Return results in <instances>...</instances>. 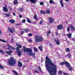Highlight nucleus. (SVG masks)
<instances>
[{"instance_id": "obj_1", "label": "nucleus", "mask_w": 75, "mask_h": 75, "mask_svg": "<svg viewBox=\"0 0 75 75\" xmlns=\"http://www.w3.org/2000/svg\"><path fill=\"white\" fill-rule=\"evenodd\" d=\"M46 59L47 60L45 61V65L47 70L50 75H54L53 73L55 74L56 72V66L54 65L47 56L46 57Z\"/></svg>"}, {"instance_id": "obj_2", "label": "nucleus", "mask_w": 75, "mask_h": 75, "mask_svg": "<svg viewBox=\"0 0 75 75\" xmlns=\"http://www.w3.org/2000/svg\"><path fill=\"white\" fill-rule=\"evenodd\" d=\"M16 61L14 59V58L11 57V58L8 59V63L11 66H13L16 63Z\"/></svg>"}, {"instance_id": "obj_3", "label": "nucleus", "mask_w": 75, "mask_h": 75, "mask_svg": "<svg viewBox=\"0 0 75 75\" xmlns=\"http://www.w3.org/2000/svg\"><path fill=\"white\" fill-rule=\"evenodd\" d=\"M43 39L42 37L40 36H36L35 37V41L36 42H41L43 41Z\"/></svg>"}, {"instance_id": "obj_4", "label": "nucleus", "mask_w": 75, "mask_h": 75, "mask_svg": "<svg viewBox=\"0 0 75 75\" xmlns=\"http://www.w3.org/2000/svg\"><path fill=\"white\" fill-rule=\"evenodd\" d=\"M26 51H27L29 52L28 54L29 55L31 56L32 55H35V53H33V52H32V51H31L32 50L30 48L27 49Z\"/></svg>"}, {"instance_id": "obj_5", "label": "nucleus", "mask_w": 75, "mask_h": 75, "mask_svg": "<svg viewBox=\"0 0 75 75\" xmlns=\"http://www.w3.org/2000/svg\"><path fill=\"white\" fill-rule=\"evenodd\" d=\"M16 50H17L16 52H17L18 56H20V55H21V53L20 51V50H19V48L18 47H17L16 48Z\"/></svg>"}, {"instance_id": "obj_6", "label": "nucleus", "mask_w": 75, "mask_h": 75, "mask_svg": "<svg viewBox=\"0 0 75 75\" xmlns=\"http://www.w3.org/2000/svg\"><path fill=\"white\" fill-rule=\"evenodd\" d=\"M7 5H6L5 7H3V9L4 11L5 12H8V10L7 8Z\"/></svg>"}, {"instance_id": "obj_7", "label": "nucleus", "mask_w": 75, "mask_h": 75, "mask_svg": "<svg viewBox=\"0 0 75 75\" xmlns=\"http://www.w3.org/2000/svg\"><path fill=\"white\" fill-rule=\"evenodd\" d=\"M49 21L50 23H54V19L50 17L49 18Z\"/></svg>"}, {"instance_id": "obj_8", "label": "nucleus", "mask_w": 75, "mask_h": 75, "mask_svg": "<svg viewBox=\"0 0 75 75\" xmlns=\"http://www.w3.org/2000/svg\"><path fill=\"white\" fill-rule=\"evenodd\" d=\"M27 2H28L29 1L32 2V3H36V0H26Z\"/></svg>"}, {"instance_id": "obj_9", "label": "nucleus", "mask_w": 75, "mask_h": 75, "mask_svg": "<svg viewBox=\"0 0 75 75\" xmlns=\"http://www.w3.org/2000/svg\"><path fill=\"white\" fill-rule=\"evenodd\" d=\"M8 47L9 48H7V50H11V49H12V50H15V48L14 47H11V46H10V45H9V44H8ZM11 48V49H10Z\"/></svg>"}, {"instance_id": "obj_10", "label": "nucleus", "mask_w": 75, "mask_h": 75, "mask_svg": "<svg viewBox=\"0 0 75 75\" xmlns=\"http://www.w3.org/2000/svg\"><path fill=\"white\" fill-rule=\"evenodd\" d=\"M5 53H6V54H8V55H11V53H13V51L11 50L6 51L5 52Z\"/></svg>"}, {"instance_id": "obj_11", "label": "nucleus", "mask_w": 75, "mask_h": 75, "mask_svg": "<svg viewBox=\"0 0 75 75\" xmlns=\"http://www.w3.org/2000/svg\"><path fill=\"white\" fill-rule=\"evenodd\" d=\"M62 0H60V4L61 5V6L62 7H64V4L62 2Z\"/></svg>"}, {"instance_id": "obj_12", "label": "nucleus", "mask_w": 75, "mask_h": 75, "mask_svg": "<svg viewBox=\"0 0 75 75\" xmlns=\"http://www.w3.org/2000/svg\"><path fill=\"white\" fill-rule=\"evenodd\" d=\"M70 27L71 30L73 31L75 30V28L74 27L73 25H71L70 26Z\"/></svg>"}, {"instance_id": "obj_13", "label": "nucleus", "mask_w": 75, "mask_h": 75, "mask_svg": "<svg viewBox=\"0 0 75 75\" xmlns=\"http://www.w3.org/2000/svg\"><path fill=\"white\" fill-rule=\"evenodd\" d=\"M8 30L9 32H10L11 33H14V32H13V30H12V29H11V28H8Z\"/></svg>"}, {"instance_id": "obj_14", "label": "nucleus", "mask_w": 75, "mask_h": 75, "mask_svg": "<svg viewBox=\"0 0 75 75\" xmlns=\"http://www.w3.org/2000/svg\"><path fill=\"white\" fill-rule=\"evenodd\" d=\"M62 28V25H59L57 26V29L61 30Z\"/></svg>"}, {"instance_id": "obj_15", "label": "nucleus", "mask_w": 75, "mask_h": 75, "mask_svg": "<svg viewBox=\"0 0 75 75\" xmlns=\"http://www.w3.org/2000/svg\"><path fill=\"white\" fill-rule=\"evenodd\" d=\"M37 68L38 69V71H40V72H42V70L41 69V67H40L37 66Z\"/></svg>"}, {"instance_id": "obj_16", "label": "nucleus", "mask_w": 75, "mask_h": 75, "mask_svg": "<svg viewBox=\"0 0 75 75\" xmlns=\"http://www.w3.org/2000/svg\"><path fill=\"white\" fill-rule=\"evenodd\" d=\"M23 8L20 7L18 8V12H21V11H23Z\"/></svg>"}, {"instance_id": "obj_17", "label": "nucleus", "mask_w": 75, "mask_h": 75, "mask_svg": "<svg viewBox=\"0 0 75 75\" xmlns=\"http://www.w3.org/2000/svg\"><path fill=\"white\" fill-rule=\"evenodd\" d=\"M38 48L40 51H42V45H40V46H38Z\"/></svg>"}, {"instance_id": "obj_18", "label": "nucleus", "mask_w": 75, "mask_h": 75, "mask_svg": "<svg viewBox=\"0 0 75 75\" xmlns=\"http://www.w3.org/2000/svg\"><path fill=\"white\" fill-rule=\"evenodd\" d=\"M67 63V62H62L61 63H60V64L62 65H63L64 64H66Z\"/></svg>"}, {"instance_id": "obj_19", "label": "nucleus", "mask_w": 75, "mask_h": 75, "mask_svg": "<svg viewBox=\"0 0 75 75\" xmlns=\"http://www.w3.org/2000/svg\"><path fill=\"white\" fill-rule=\"evenodd\" d=\"M12 72H13V73H14V74H15V75H18V73H17V72H16V71H15L14 70H12Z\"/></svg>"}, {"instance_id": "obj_20", "label": "nucleus", "mask_w": 75, "mask_h": 75, "mask_svg": "<svg viewBox=\"0 0 75 75\" xmlns=\"http://www.w3.org/2000/svg\"><path fill=\"white\" fill-rule=\"evenodd\" d=\"M18 65L20 67H22V63L21 62H19L18 63Z\"/></svg>"}, {"instance_id": "obj_21", "label": "nucleus", "mask_w": 75, "mask_h": 75, "mask_svg": "<svg viewBox=\"0 0 75 75\" xmlns=\"http://www.w3.org/2000/svg\"><path fill=\"white\" fill-rule=\"evenodd\" d=\"M66 65L68 68H70L71 66L70 65V64H69V63L67 62V63H66Z\"/></svg>"}, {"instance_id": "obj_22", "label": "nucleus", "mask_w": 75, "mask_h": 75, "mask_svg": "<svg viewBox=\"0 0 75 75\" xmlns=\"http://www.w3.org/2000/svg\"><path fill=\"white\" fill-rule=\"evenodd\" d=\"M67 35L69 37V38H71V36H72V34L71 33H69V34H67Z\"/></svg>"}, {"instance_id": "obj_23", "label": "nucleus", "mask_w": 75, "mask_h": 75, "mask_svg": "<svg viewBox=\"0 0 75 75\" xmlns=\"http://www.w3.org/2000/svg\"><path fill=\"white\" fill-rule=\"evenodd\" d=\"M37 15L36 14H35L34 16V18L36 20L37 19Z\"/></svg>"}, {"instance_id": "obj_24", "label": "nucleus", "mask_w": 75, "mask_h": 75, "mask_svg": "<svg viewBox=\"0 0 75 75\" xmlns=\"http://www.w3.org/2000/svg\"><path fill=\"white\" fill-rule=\"evenodd\" d=\"M10 13H8V14L6 13L5 14V15L6 17H9L10 16Z\"/></svg>"}, {"instance_id": "obj_25", "label": "nucleus", "mask_w": 75, "mask_h": 75, "mask_svg": "<svg viewBox=\"0 0 75 75\" xmlns=\"http://www.w3.org/2000/svg\"><path fill=\"white\" fill-rule=\"evenodd\" d=\"M26 18L27 20V22L29 23H31V21H30V19H29V18H28L27 17H26Z\"/></svg>"}, {"instance_id": "obj_26", "label": "nucleus", "mask_w": 75, "mask_h": 75, "mask_svg": "<svg viewBox=\"0 0 75 75\" xmlns=\"http://www.w3.org/2000/svg\"><path fill=\"white\" fill-rule=\"evenodd\" d=\"M23 50L24 52H26V50H27V49H26V48L24 46L23 47Z\"/></svg>"}, {"instance_id": "obj_27", "label": "nucleus", "mask_w": 75, "mask_h": 75, "mask_svg": "<svg viewBox=\"0 0 75 75\" xmlns=\"http://www.w3.org/2000/svg\"><path fill=\"white\" fill-rule=\"evenodd\" d=\"M56 44H57V45H59L60 44V43H59V40H58L57 41H56Z\"/></svg>"}, {"instance_id": "obj_28", "label": "nucleus", "mask_w": 75, "mask_h": 75, "mask_svg": "<svg viewBox=\"0 0 75 75\" xmlns=\"http://www.w3.org/2000/svg\"><path fill=\"white\" fill-rule=\"evenodd\" d=\"M50 3H52V4H55V2L53 1L52 0H50Z\"/></svg>"}, {"instance_id": "obj_29", "label": "nucleus", "mask_w": 75, "mask_h": 75, "mask_svg": "<svg viewBox=\"0 0 75 75\" xmlns=\"http://www.w3.org/2000/svg\"><path fill=\"white\" fill-rule=\"evenodd\" d=\"M0 41H1V42H6V41L4 40L3 39H0Z\"/></svg>"}, {"instance_id": "obj_30", "label": "nucleus", "mask_w": 75, "mask_h": 75, "mask_svg": "<svg viewBox=\"0 0 75 75\" xmlns=\"http://www.w3.org/2000/svg\"><path fill=\"white\" fill-rule=\"evenodd\" d=\"M67 56H68V58H69L71 57V54L69 53L67 54Z\"/></svg>"}, {"instance_id": "obj_31", "label": "nucleus", "mask_w": 75, "mask_h": 75, "mask_svg": "<svg viewBox=\"0 0 75 75\" xmlns=\"http://www.w3.org/2000/svg\"><path fill=\"white\" fill-rule=\"evenodd\" d=\"M16 45L19 48H21V46L20 45H19L18 44H16Z\"/></svg>"}, {"instance_id": "obj_32", "label": "nucleus", "mask_w": 75, "mask_h": 75, "mask_svg": "<svg viewBox=\"0 0 75 75\" xmlns=\"http://www.w3.org/2000/svg\"><path fill=\"white\" fill-rule=\"evenodd\" d=\"M40 13L41 14H45L46 13L44 11H41Z\"/></svg>"}, {"instance_id": "obj_33", "label": "nucleus", "mask_w": 75, "mask_h": 75, "mask_svg": "<svg viewBox=\"0 0 75 75\" xmlns=\"http://www.w3.org/2000/svg\"><path fill=\"white\" fill-rule=\"evenodd\" d=\"M50 33H51V32L50 31H48V33H47V36H48L50 34Z\"/></svg>"}, {"instance_id": "obj_34", "label": "nucleus", "mask_w": 75, "mask_h": 75, "mask_svg": "<svg viewBox=\"0 0 75 75\" xmlns=\"http://www.w3.org/2000/svg\"><path fill=\"white\" fill-rule=\"evenodd\" d=\"M10 21L11 23H14V21L13 20H10Z\"/></svg>"}, {"instance_id": "obj_35", "label": "nucleus", "mask_w": 75, "mask_h": 75, "mask_svg": "<svg viewBox=\"0 0 75 75\" xmlns=\"http://www.w3.org/2000/svg\"><path fill=\"white\" fill-rule=\"evenodd\" d=\"M0 68L1 69H3L4 68V67L1 65V64H0Z\"/></svg>"}, {"instance_id": "obj_36", "label": "nucleus", "mask_w": 75, "mask_h": 75, "mask_svg": "<svg viewBox=\"0 0 75 75\" xmlns=\"http://www.w3.org/2000/svg\"><path fill=\"white\" fill-rule=\"evenodd\" d=\"M34 50L35 51H36V52H37L38 51V49L36 48H34Z\"/></svg>"}, {"instance_id": "obj_37", "label": "nucleus", "mask_w": 75, "mask_h": 75, "mask_svg": "<svg viewBox=\"0 0 75 75\" xmlns=\"http://www.w3.org/2000/svg\"><path fill=\"white\" fill-rule=\"evenodd\" d=\"M18 2L17 1H14L13 3L14 4H18Z\"/></svg>"}, {"instance_id": "obj_38", "label": "nucleus", "mask_w": 75, "mask_h": 75, "mask_svg": "<svg viewBox=\"0 0 75 75\" xmlns=\"http://www.w3.org/2000/svg\"><path fill=\"white\" fill-rule=\"evenodd\" d=\"M8 8L10 10H11V11H13V9H12V8L11 7L9 6L8 7Z\"/></svg>"}, {"instance_id": "obj_39", "label": "nucleus", "mask_w": 75, "mask_h": 75, "mask_svg": "<svg viewBox=\"0 0 75 75\" xmlns=\"http://www.w3.org/2000/svg\"><path fill=\"white\" fill-rule=\"evenodd\" d=\"M66 51H67V52H69V51H70V50H69V48H67L66 49Z\"/></svg>"}, {"instance_id": "obj_40", "label": "nucleus", "mask_w": 75, "mask_h": 75, "mask_svg": "<svg viewBox=\"0 0 75 75\" xmlns=\"http://www.w3.org/2000/svg\"><path fill=\"white\" fill-rule=\"evenodd\" d=\"M46 12L48 14H49L50 13V10H47L46 11Z\"/></svg>"}, {"instance_id": "obj_41", "label": "nucleus", "mask_w": 75, "mask_h": 75, "mask_svg": "<svg viewBox=\"0 0 75 75\" xmlns=\"http://www.w3.org/2000/svg\"><path fill=\"white\" fill-rule=\"evenodd\" d=\"M24 31L25 32H28V31H30V29H25Z\"/></svg>"}, {"instance_id": "obj_42", "label": "nucleus", "mask_w": 75, "mask_h": 75, "mask_svg": "<svg viewBox=\"0 0 75 75\" xmlns=\"http://www.w3.org/2000/svg\"><path fill=\"white\" fill-rule=\"evenodd\" d=\"M40 5H41V6H42V5H43V4H44V2H41L40 3Z\"/></svg>"}, {"instance_id": "obj_43", "label": "nucleus", "mask_w": 75, "mask_h": 75, "mask_svg": "<svg viewBox=\"0 0 75 75\" xmlns=\"http://www.w3.org/2000/svg\"><path fill=\"white\" fill-rule=\"evenodd\" d=\"M25 19H23V21H22V23H25Z\"/></svg>"}, {"instance_id": "obj_44", "label": "nucleus", "mask_w": 75, "mask_h": 75, "mask_svg": "<svg viewBox=\"0 0 75 75\" xmlns=\"http://www.w3.org/2000/svg\"><path fill=\"white\" fill-rule=\"evenodd\" d=\"M70 31V29H69V27H68L67 28V31L69 32Z\"/></svg>"}, {"instance_id": "obj_45", "label": "nucleus", "mask_w": 75, "mask_h": 75, "mask_svg": "<svg viewBox=\"0 0 75 75\" xmlns=\"http://www.w3.org/2000/svg\"><path fill=\"white\" fill-rule=\"evenodd\" d=\"M35 73H37V74H38V73H39V71L37 70L35 71Z\"/></svg>"}, {"instance_id": "obj_46", "label": "nucleus", "mask_w": 75, "mask_h": 75, "mask_svg": "<svg viewBox=\"0 0 75 75\" xmlns=\"http://www.w3.org/2000/svg\"><path fill=\"white\" fill-rule=\"evenodd\" d=\"M28 36H33V34L31 33H30L28 34Z\"/></svg>"}, {"instance_id": "obj_47", "label": "nucleus", "mask_w": 75, "mask_h": 75, "mask_svg": "<svg viewBox=\"0 0 75 75\" xmlns=\"http://www.w3.org/2000/svg\"><path fill=\"white\" fill-rule=\"evenodd\" d=\"M0 52H1V53H4V51L1 50H0Z\"/></svg>"}, {"instance_id": "obj_48", "label": "nucleus", "mask_w": 75, "mask_h": 75, "mask_svg": "<svg viewBox=\"0 0 75 75\" xmlns=\"http://www.w3.org/2000/svg\"><path fill=\"white\" fill-rule=\"evenodd\" d=\"M59 74H62V71H59Z\"/></svg>"}, {"instance_id": "obj_49", "label": "nucleus", "mask_w": 75, "mask_h": 75, "mask_svg": "<svg viewBox=\"0 0 75 75\" xmlns=\"http://www.w3.org/2000/svg\"><path fill=\"white\" fill-rule=\"evenodd\" d=\"M42 23H43V21L42 20H41L40 22V24H42Z\"/></svg>"}, {"instance_id": "obj_50", "label": "nucleus", "mask_w": 75, "mask_h": 75, "mask_svg": "<svg viewBox=\"0 0 75 75\" xmlns=\"http://www.w3.org/2000/svg\"><path fill=\"white\" fill-rule=\"evenodd\" d=\"M28 42H32V40L29 39L28 40Z\"/></svg>"}, {"instance_id": "obj_51", "label": "nucleus", "mask_w": 75, "mask_h": 75, "mask_svg": "<svg viewBox=\"0 0 75 75\" xmlns=\"http://www.w3.org/2000/svg\"><path fill=\"white\" fill-rule=\"evenodd\" d=\"M0 35H2V32H1V30L0 29Z\"/></svg>"}, {"instance_id": "obj_52", "label": "nucleus", "mask_w": 75, "mask_h": 75, "mask_svg": "<svg viewBox=\"0 0 75 75\" xmlns=\"http://www.w3.org/2000/svg\"><path fill=\"white\" fill-rule=\"evenodd\" d=\"M69 69L70 71H71L72 69V67H71Z\"/></svg>"}, {"instance_id": "obj_53", "label": "nucleus", "mask_w": 75, "mask_h": 75, "mask_svg": "<svg viewBox=\"0 0 75 75\" xmlns=\"http://www.w3.org/2000/svg\"><path fill=\"white\" fill-rule=\"evenodd\" d=\"M53 40L54 42H56L57 41V40H56V39H55V38H54Z\"/></svg>"}, {"instance_id": "obj_54", "label": "nucleus", "mask_w": 75, "mask_h": 75, "mask_svg": "<svg viewBox=\"0 0 75 75\" xmlns=\"http://www.w3.org/2000/svg\"><path fill=\"white\" fill-rule=\"evenodd\" d=\"M64 75H68V74L66 73H65L64 74Z\"/></svg>"}, {"instance_id": "obj_55", "label": "nucleus", "mask_w": 75, "mask_h": 75, "mask_svg": "<svg viewBox=\"0 0 75 75\" xmlns=\"http://www.w3.org/2000/svg\"><path fill=\"white\" fill-rule=\"evenodd\" d=\"M24 34V32L23 31L21 32V34Z\"/></svg>"}, {"instance_id": "obj_56", "label": "nucleus", "mask_w": 75, "mask_h": 75, "mask_svg": "<svg viewBox=\"0 0 75 75\" xmlns=\"http://www.w3.org/2000/svg\"><path fill=\"white\" fill-rule=\"evenodd\" d=\"M19 17L20 18H21L22 17V16L21 15H19Z\"/></svg>"}, {"instance_id": "obj_57", "label": "nucleus", "mask_w": 75, "mask_h": 75, "mask_svg": "<svg viewBox=\"0 0 75 75\" xmlns=\"http://www.w3.org/2000/svg\"><path fill=\"white\" fill-rule=\"evenodd\" d=\"M65 1H67V2H69V0H65Z\"/></svg>"}, {"instance_id": "obj_58", "label": "nucleus", "mask_w": 75, "mask_h": 75, "mask_svg": "<svg viewBox=\"0 0 75 75\" xmlns=\"http://www.w3.org/2000/svg\"><path fill=\"white\" fill-rule=\"evenodd\" d=\"M13 16H16V14L14 12L13 13Z\"/></svg>"}, {"instance_id": "obj_59", "label": "nucleus", "mask_w": 75, "mask_h": 75, "mask_svg": "<svg viewBox=\"0 0 75 75\" xmlns=\"http://www.w3.org/2000/svg\"><path fill=\"white\" fill-rule=\"evenodd\" d=\"M72 41H75V39L74 38H73L72 39Z\"/></svg>"}, {"instance_id": "obj_60", "label": "nucleus", "mask_w": 75, "mask_h": 75, "mask_svg": "<svg viewBox=\"0 0 75 75\" xmlns=\"http://www.w3.org/2000/svg\"><path fill=\"white\" fill-rule=\"evenodd\" d=\"M13 42V39L11 40V42L12 43Z\"/></svg>"}, {"instance_id": "obj_61", "label": "nucleus", "mask_w": 75, "mask_h": 75, "mask_svg": "<svg viewBox=\"0 0 75 75\" xmlns=\"http://www.w3.org/2000/svg\"><path fill=\"white\" fill-rule=\"evenodd\" d=\"M55 34H56V35H58V33L57 32H56Z\"/></svg>"}, {"instance_id": "obj_62", "label": "nucleus", "mask_w": 75, "mask_h": 75, "mask_svg": "<svg viewBox=\"0 0 75 75\" xmlns=\"http://www.w3.org/2000/svg\"><path fill=\"white\" fill-rule=\"evenodd\" d=\"M14 1H17V0H14Z\"/></svg>"}, {"instance_id": "obj_63", "label": "nucleus", "mask_w": 75, "mask_h": 75, "mask_svg": "<svg viewBox=\"0 0 75 75\" xmlns=\"http://www.w3.org/2000/svg\"><path fill=\"white\" fill-rule=\"evenodd\" d=\"M47 44H50V42H47Z\"/></svg>"}, {"instance_id": "obj_64", "label": "nucleus", "mask_w": 75, "mask_h": 75, "mask_svg": "<svg viewBox=\"0 0 75 75\" xmlns=\"http://www.w3.org/2000/svg\"><path fill=\"white\" fill-rule=\"evenodd\" d=\"M18 25H20V24H18Z\"/></svg>"}]
</instances>
